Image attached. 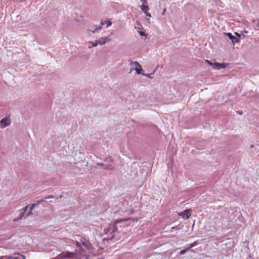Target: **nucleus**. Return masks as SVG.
<instances>
[{
	"instance_id": "nucleus-1",
	"label": "nucleus",
	"mask_w": 259,
	"mask_h": 259,
	"mask_svg": "<svg viewBox=\"0 0 259 259\" xmlns=\"http://www.w3.org/2000/svg\"><path fill=\"white\" fill-rule=\"evenodd\" d=\"M111 21L109 19H106L104 21L101 22L100 26L98 27L97 26H94V27L89 29L88 31L90 32L95 33L96 31L101 30L103 25H106L107 27H108L111 26Z\"/></svg>"
},
{
	"instance_id": "nucleus-2",
	"label": "nucleus",
	"mask_w": 259,
	"mask_h": 259,
	"mask_svg": "<svg viewBox=\"0 0 259 259\" xmlns=\"http://www.w3.org/2000/svg\"><path fill=\"white\" fill-rule=\"evenodd\" d=\"M128 220H133L134 221V220L132 218H127V219H119V220H117L115 221V224L113 225V226H110L108 228H107V233H113V232H115L117 229V227L116 226V225L119 223H121V222H126Z\"/></svg>"
},
{
	"instance_id": "nucleus-3",
	"label": "nucleus",
	"mask_w": 259,
	"mask_h": 259,
	"mask_svg": "<svg viewBox=\"0 0 259 259\" xmlns=\"http://www.w3.org/2000/svg\"><path fill=\"white\" fill-rule=\"evenodd\" d=\"M131 65L133 67H134V69L136 70V73L138 74H144V72H143V70L142 68V66L137 61H132L131 62Z\"/></svg>"
},
{
	"instance_id": "nucleus-4",
	"label": "nucleus",
	"mask_w": 259,
	"mask_h": 259,
	"mask_svg": "<svg viewBox=\"0 0 259 259\" xmlns=\"http://www.w3.org/2000/svg\"><path fill=\"white\" fill-rule=\"evenodd\" d=\"M75 253L71 252H63L58 255L59 259L71 258L74 256Z\"/></svg>"
},
{
	"instance_id": "nucleus-5",
	"label": "nucleus",
	"mask_w": 259,
	"mask_h": 259,
	"mask_svg": "<svg viewBox=\"0 0 259 259\" xmlns=\"http://www.w3.org/2000/svg\"><path fill=\"white\" fill-rule=\"evenodd\" d=\"M179 216H181L184 219H188L191 215V209H187L182 212L178 213Z\"/></svg>"
},
{
	"instance_id": "nucleus-6",
	"label": "nucleus",
	"mask_w": 259,
	"mask_h": 259,
	"mask_svg": "<svg viewBox=\"0 0 259 259\" xmlns=\"http://www.w3.org/2000/svg\"><path fill=\"white\" fill-rule=\"evenodd\" d=\"M10 124V119L9 117H5L3 118L0 121V127L4 128Z\"/></svg>"
},
{
	"instance_id": "nucleus-7",
	"label": "nucleus",
	"mask_w": 259,
	"mask_h": 259,
	"mask_svg": "<svg viewBox=\"0 0 259 259\" xmlns=\"http://www.w3.org/2000/svg\"><path fill=\"white\" fill-rule=\"evenodd\" d=\"M141 1L143 2V4L141 6V10L144 13L147 12L149 10L147 0H141Z\"/></svg>"
},
{
	"instance_id": "nucleus-8",
	"label": "nucleus",
	"mask_w": 259,
	"mask_h": 259,
	"mask_svg": "<svg viewBox=\"0 0 259 259\" xmlns=\"http://www.w3.org/2000/svg\"><path fill=\"white\" fill-rule=\"evenodd\" d=\"M226 67L225 63H215L212 65V68L215 69H220L221 68H224Z\"/></svg>"
},
{
	"instance_id": "nucleus-9",
	"label": "nucleus",
	"mask_w": 259,
	"mask_h": 259,
	"mask_svg": "<svg viewBox=\"0 0 259 259\" xmlns=\"http://www.w3.org/2000/svg\"><path fill=\"white\" fill-rule=\"evenodd\" d=\"M111 40V38L108 37H101L98 40L99 45H103L106 44L107 41H109Z\"/></svg>"
},
{
	"instance_id": "nucleus-10",
	"label": "nucleus",
	"mask_w": 259,
	"mask_h": 259,
	"mask_svg": "<svg viewBox=\"0 0 259 259\" xmlns=\"http://www.w3.org/2000/svg\"><path fill=\"white\" fill-rule=\"evenodd\" d=\"M226 35L231 40L233 44L239 41V39L235 36H233L231 33H227Z\"/></svg>"
},
{
	"instance_id": "nucleus-11",
	"label": "nucleus",
	"mask_w": 259,
	"mask_h": 259,
	"mask_svg": "<svg viewBox=\"0 0 259 259\" xmlns=\"http://www.w3.org/2000/svg\"><path fill=\"white\" fill-rule=\"evenodd\" d=\"M28 207V206H26L25 207L21 209L20 210V213H19V218L20 219H22L23 217L24 216V214L25 212H26V210Z\"/></svg>"
},
{
	"instance_id": "nucleus-12",
	"label": "nucleus",
	"mask_w": 259,
	"mask_h": 259,
	"mask_svg": "<svg viewBox=\"0 0 259 259\" xmlns=\"http://www.w3.org/2000/svg\"><path fill=\"white\" fill-rule=\"evenodd\" d=\"M190 250V248H186L185 249L182 250L180 253L181 255L184 254L186 252Z\"/></svg>"
},
{
	"instance_id": "nucleus-13",
	"label": "nucleus",
	"mask_w": 259,
	"mask_h": 259,
	"mask_svg": "<svg viewBox=\"0 0 259 259\" xmlns=\"http://www.w3.org/2000/svg\"><path fill=\"white\" fill-rule=\"evenodd\" d=\"M90 43L92 44L93 47H96L98 44H99L98 40H95L94 42L90 41Z\"/></svg>"
},
{
	"instance_id": "nucleus-14",
	"label": "nucleus",
	"mask_w": 259,
	"mask_h": 259,
	"mask_svg": "<svg viewBox=\"0 0 259 259\" xmlns=\"http://www.w3.org/2000/svg\"><path fill=\"white\" fill-rule=\"evenodd\" d=\"M197 244V241H194V242L191 243L190 244V246L188 247V248H190V249L194 247V246L196 245Z\"/></svg>"
},
{
	"instance_id": "nucleus-15",
	"label": "nucleus",
	"mask_w": 259,
	"mask_h": 259,
	"mask_svg": "<svg viewBox=\"0 0 259 259\" xmlns=\"http://www.w3.org/2000/svg\"><path fill=\"white\" fill-rule=\"evenodd\" d=\"M35 204H33L32 205V206H31V207H30V212L27 214V215H29L30 214H31V211H32V209H33V208H34V206H35Z\"/></svg>"
},
{
	"instance_id": "nucleus-16",
	"label": "nucleus",
	"mask_w": 259,
	"mask_h": 259,
	"mask_svg": "<svg viewBox=\"0 0 259 259\" xmlns=\"http://www.w3.org/2000/svg\"><path fill=\"white\" fill-rule=\"evenodd\" d=\"M205 62L208 63L209 65H211L212 67V65L213 63H211L210 61L208 60H205Z\"/></svg>"
},
{
	"instance_id": "nucleus-17",
	"label": "nucleus",
	"mask_w": 259,
	"mask_h": 259,
	"mask_svg": "<svg viewBox=\"0 0 259 259\" xmlns=\"http://www.w3.org/2000/svg\"><path fill=\"white\" fill-rule=\"evenodd\" d=\"M54 198V195H49L47 197H45V199H50V198Z\"/></svg>"
},
{
	"instance_id": "nucleus-18",
	"label": "nucleus",
	"mask_w": 259,
	"mask_h": 259,
	"mask_svg": "<svg viewBox=\"0 0 259 259\" xmlns=\"http://www.w3.org/2000/svg\"><path fill=\"white\" fill-rule=\"evenodd\" d=\"M83 245L84 246H86L87 247L89 248V246H90V244L89 243H82Z\"/></svg>"
},
{
	"instance_id": "nucleus-19",
	"label": "nucleus",
	"mask_w": 259,
	"mask_h": 259,
	"mask_svg": "<svg viewBox=\"0 0 259 259\" xmlns=\"http://www.w3.org/2000/svg\"><path fill=\"white\" fill-rule=\"evenodd\" d=\"M146 15L147 16L149 17H151V14L148 12V11H147V12L146 13H145Z\"/></svg>"
},
{
	"instance_id": "nucleus-20",
	"label": "nucleus",
	"mask_w": 259,
	"mask_h": 259,
	"mask_svg": "<svg viewBox=\"0 0 259 259\" xmlns=\"http://www.w3.org/2000/svg\"><path fill=\"white\" fill-rule=\"evenodd\" d=\"M20 220H21V219H20V218L19 217L18 218L14 219L13 220V221H14V222H17V221H19Z\"/></svg>"
},
{
	"instance_id": "nucleus-21",
	"label": "nucleus",
	"mask_w": 259,
	"mask_h": 259,
	"mask_svg": "<svg viewBox=\"0 0 259 259\" xmlns=\"http://www.w3.org/2000/svg\"><path fill=\"white\" fill-rule=\"evenodd\" d=\"M139 33L141 35V36H143V35H145V33L143 31H139Z\"/></svg>"
},
{
	"instance_id": "nucleus-22",
	"label": "nucleus",
	"mask_w": 259,
	"mask_h": 259,
	"mask_svg": "<svg viewBox=\"0 0 259 259\" xmlns=\"http://www.w3.org/2000/svg\"><path fill=\"white\" fill-rule=\"evenodd\" d=\"M5 257H7V258H9V259H12V258H13V257H12V256H6Z\"/></svg>"
},
{
	"instance_id": "nucleus-23",
	"label": "nucleus",
	"mask_w": 259,
	"mask_h": 259,
	"mask_svg": "<svg viewBox=\"0 0 259 259\" xmlns=\"http://www.w3.org/2000/svg\"><path fill=\"white\" fill-rule=\"evenodd\" d=\"M237 113L240 115H241L242 114V111H237Z\"/></svg>"
},
{
	"instance_id": "nucleus-24",
	"label": "nucleus",
	"mask_w": 259,
	"mask_h": 259,
	"mask_svg": "<svg viewBox=\"0 0 259 259\" xmlns=\"http://www.w3.org/2000/svg\"><path fill=\"white\" fill-rule=\"evenodd\" d=\"M165 11H166V9H164L163 10V13H162V14H163L165 13Z\"/></svg>"
},
{
	"instance_id": "nucleus-25",
	"label": "nucleus",
	"mask_w": 259,
	"mask_h": 259,
	"mask_svg": "<svg viewBox=\"0 0 259 259\" xmlns=\"http://www.w3.org/2000/svg\"><path fill=\"white\" fill-rule=\"evenodd\" d=\"M42 201H43V200H39V201H38V202H42Z\"/></svg>"
}]
</instances>
